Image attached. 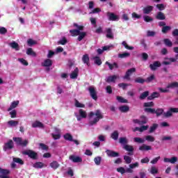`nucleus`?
Wrapping results in <instances>:
<instances>
[{"instance_id": "nucleus-1", "label": "nucleus", "mask_w": 178, "mask_h": 178, "mask_svg": "<svg viewBox=\"0 0 178 178\" xmlns=\"http://www.w3.org/2000/svg\"><path fill=\"white\" fill-rule=\"evenodd\" d=\"M89 124L90 126H94V124H97L101 119L104 118V115H102V113H101V111L97 110L95 113L91 111L89 113Z\"/></svg>"}, {"instance_id": "nucleus-2", "label": "nucleus", "mask_w": 178, "mask_h": 178, "mask_svg": "<svg viewBox=\"0 0 178 178\" xmlns=\"http://www.w3.org/2000/svg\"><path fill=\"white\" fill-rule=\"evenodd\" d=\"M170 88H178V82H172L168 83L165 89L162 88H159L160 92H169V89Z\"/></svg>"}, {"instance_id": "nucleus-3", "label": "nucleus", "mask_w": 178, "mask_h": 178, "mask_svg": "<svg viewBox=\"0 0 178 178\" xmlns=\"http://www.w3.org/2000/svg\"><path fill=\"white\" fill-rule=\"evenodd\" d=\"M74 27H76L77 29L70 30V33L72 35V37H74L76 35H79L80 34L81 31H83L84 26H80L77 24H74Z\"/></svg>"}, {"instance_id": "nucleus-4", "label": "nucleus", "mask_w": 178, "mask_h": 178, "mask_svg": "<svg viewBox=\"0 0 178 178\" xmlns=\"http://www.w3.org/2000/svg\"><path fill=\"white\" fill-rule=\"evenodd\" d=\"M75 116L79 122L81 120V119H86L87 118V112L83 109H79V114L75 113Z\"/></svg>"}, {"instance_id": "nucleus-5", "label": "nucleus", "mask_w": 178, "mask_h": 178, "mask_svg": "<svg viewBox=\"0 0 178 178\" xmlns=\"http://www.w3.org/2000/svg\"><path fill=\"white\" fill-rule=\"evenodd\" d=\"M22 154L23 155H28L31 159H37V153L33 150H24Z\"/></svg>"}, {"instance_id": "nucleus-6", "label": "nucleus", "mask_w": 178, "mask_h": 178, "mask_svg": "<svg viewBox=\"0 0 178 178\" xmlns=\"http://www.w3.org/2000/svg\"><path fill=\"white\" fill-rule=\"evenodd\" d=\"M106 15L108 20H110L111 22H119L120 17L118 15H116V14L108 12Z\"/></svg>"}, {"instance_id": "nucleus-7", "label": "nucleus", "mask_w": 178, "mask_h": 178, "mask_svg": "<svg viewBox=\"0 0 178 178\" xmlns=\"http://www.w3.org/2000/svg\"><path fill=\"white\" fill-rule=\"evenodd\" d=\"M88 90L89 91L90 97L92 98V99L97 101L98 97L97 96V91L95 90V88L94 86H90L88 88Z\"/></svg>"}, {"instance_id": "nucleus-8", "label": "nucleus", "mask_w": 178, "mask_h": 178, "mask_svg": "<svg viewBox=\"0 0 178 178\" xmlns=\"http://www.w3.org/2000/svg\"><path fill=\"white\" fill-rule=\"evenodd\" d=\"M15 142L17 145H22V147H26L29 144V141L27 140H22V138H13Z\"/></svg>"}, {"instance_id": "nucleus-9", "label": "nucleus", "mask_w": 178, "mask_h": 178, "mask_svg": "<svg viewBox=\"0 0 178 178\" xmlns=\"http://www.w3.org/2000/svg\"><path fill=\"white\" fill-rule=\"evenodd\" d=\"M173 113H178V108H170L166 113H164L165 118H170Z\"/></svg>"}, {"instance_id": "nucleus-10", "label": "nucleus", "mask_w": 178, "mask_h": 178, "mask_svg": "<svg viewBox=\"0 0 178 178\" xmlns=\"http://www.w3.org/2000/svg\"><path fill=\"white\" fill-rule=\"evenodd\" d=\"M133 122L134 123H136L140 126H143V124H145V123H147V120L145 116H141L140 120L136 119V120H134Z\"/></svg>"}, {"instance_id": "nucleus-11", "label": "nucleus", "mask_w": 178, "mask_h": 178, "mask_svg": "<svg viewBox=\"0 0 178 178\" xmlns=\"http://www.w3.org/2000/svg\"><path fill=\"white\" fill-rule=\"evenodd\" d=\"M10 173L9 170L0 168V178H10L8 175Z\"/></svg>"}, {"instance_id": "nucleus-12", "label": "nucleus", "mask_w": 178, "mask_h": 178, "mask_svg": "<svg viewBox=\"0 0 178 178\" xmlns=\"http://www.w3.org/2000/svg\"><path fill=\"white\" fill-rule=\"evenodd\" d=\"M69 159L70 161H72L74 163H79L80 162H83V159H81V157L79 156L72 155L70 156Z\"/></svg>"}, {"instance_id": "nucleus-13", "label": "nucleus", "mask_w": 178, "mask_h": 178, "mask_svg": "<svg viewBox=\"0 0 178 178\" xmlns=\"http://www.w3.org/2000/svg\"><path fill=\"white\" fill-rule=\"evenodd\" d=\"M134 72H136V68L134 67L128 70L125 74V76H124V79L126 80H130V76H131V74H133Z\"/></svg>"}, {"instance_id": "nucleus-14", "label": "nucleus", "mask_w": 178, "mask_h": 178, "mask_svg": "<svg viewBox=\"0 0 178 178\" xmlns=\"http://www.w3.org/2000/svg\"><path fill=\"white\" fill-rule=\"evenodd\" d=\"M106 154H107V156L111 158H117L118 156H119V153L113 150L107 149L106 150Z\"/></svg>"}, {"instance_id": "nucleus-15", "label": "nucleus", "mask_w": 178, "mask_h": 178, "mask_svg": "<svg viewBox=\"0 0 178 178\" xmlns=\"http://www.w3.org/2000/svg\"><path fill=\"white\" fill-rule=\"evenodd\" d=\"M12 148H13V141L9 140L4 144L3 151H9V149H12Z\"/></svg>"}, {"instance_id": "nucleus-16", "label": "nucleus", "mask_w": 178, "mask_h": 178, "mask_svg": "<svg viewBox=\"0 0 178 178\" xmlns=\"http://www.w3.org/2000/svg\"><path fill=\"white\" fill-rule=\"evenodd\" d=\"M51 136L54 140H59L60 138V130L57 128L54 129V132L51 134Z\"/></svg>"}, {"instance_id": "nucleus-17", "label": "nucleus", "mask_w": 178, "mask_h": 178, "mask_svg": "<svg viewBox=\"0 0 178 178\" xmlns=\"http://www.w3.org/2000/svg\"><path fill=\"white\" fill-rule=\"evenodd\" d=\"M113 47V45L111 44V45H108V46H104L103 47H102V49H98L97 50V54H99V55H101L102 54H104V51H109V49H111V48H112Z\"/></svg>"}, {"instance_id": "nucleus-18", "label": "nucleus", "mask_w": 178, "mask_h": 178, "mask_svg": "<svg viewBox=\"0 0 178 178\" xmlns=\"http://www.w3.org/2000/svg\"><path fill=\"white\" fill-rule=\"evenodd\" d=\"M163 162H165V163H176V162H177V157L173 156L171 159L164 158Z\"/></svg>"}, {"instance_id": "nucleus-19", "label": "nucleus", "mask_w": 178, "mask_h": 178, "mask_svg": "<svg viewBox=\"0 0 178 178\" xmlns=\"http://www.w3.org/2000/svg\"><path fill=\"white\" fill-rule=\"evenodd\" d=\"M151 70H156L158 67H161V63L159 61H155L153 64L149 65Z\"/></svg>"}, {"instance_id": "nucleus-20", "label": "nucleus", "mask_w": 178, "mask_h": 178, "mask_svg": "<svg viewBox=\"0 0 178 178\" xmlns=\"http://www.w3.org/2000/svg\"><path fill=\"white\" fill-rule=\"evenodd\" d=\"M152 147L149 145L143 144L139 147V151H151Z\"/></svg>"}, {"instance_id": "nucleus-21", "label": "nucleus", "mask_w": 178, "mask_h": 178, "mask_svg": "<svg viewBox=\"0 0 178 178\" xmlns=\"http://www.w3.org/2000/svg\"><path fill=\"white\" fill-rule=\"evenodd\" d=\"M154 10V7L152 6H148L147 7H145L143 8V13L145 15H149V13H151V12H152V10Z\"/></svg>"}, {"instance_id": "nucleus-22", "label": "nucleus", "mask_w": 178, "mask_h": 178, "mask_svg": "<svg viewBox=\"0 0 178 178\" xmlns=\"http://www.w3.org/2000/svg\"><path fill=\"white\" fill-rule=\"evenodd\" d=\"M106 37L107 38H113V33L112 32V29L111 28H107L106 29Z\"/></svg>"}, {"instance_id": "nucleus-23", "label": "nucleus", "mask_w": 178, "mask_h": 178, "mask_svg": "<svg viewBox=\"0 0 178 178\" xmlns=\"http://www.w3.org/2000/svg\"><path fill=\"white\" fill-rule=\"evenodd\" d=\"M82 61L83 63L89 66L90 65V57L88 56V54H84L82 57Z\"/></svg>"}, {"instance_id": "nucleus-24", "label": "nucleus", "mask_w": 178, "mask_h": 178, "mask_svg": "<svg viewBox=\"0 0 178 178\" xmlns=\"http://www.w3.org/2000/svg\"><path fill=\"white\" fill-rule=\"evenodd\" d=\"M32 127H33L34 129L37 127L42 129V127H44V124H42V123L40 122L39 121H35L32 123Z\"/></svg>"}, {"instance_id": "nucleus-25", "label": "nucleus", "mask_w": 178, "mask_h": 178, "mask_svg": "<svg viewBox=\"0 0 178 178\" xmlns=\"http://www.w3.org/2000/svg\"><path fill=\"white\" fill-rule=\"evenodd\" d=\"M116 79H118V76L116 75L110 76L106 79V81L107 83H115Z\"/></svg>"}, {"instance_id": "nucleus-26", "label": "nucleus", "mask_w": 178, "mask_h": 178, "mask_svg": "<svg viewBox=\"0 0 178 178\" xmlns=\"http://www.w3.org/2000/svg\"><path fill=\"white\" fill-rule=\"evenodd\" d=\"M156 18L158 20H165V19H166V17L165 16V14H163V13L159 12V13H157Z\"/></svg>"}, {"instance_id": "nucleus-27", "label": "nucleus", "mask_w": 178, "mask_h": 178, "mask_svg": "<svg viewBox=\"0 0 178 178\" xmlns=\"http://www.w3.org/2000/svg\"><path fill=\"white\" fill-rule=\"evenodd\" d=\"M77 76H79V68H75L70 74V79H77Z\"/></svg>"}, {"instance_id": "nucleus-28", "label": "nucleus", "mask_w": 178, "mask_h": 178, "mask_svg": "<svg viewBox=\"0 0 178 178\" xmlns=\"http://www.w3.org/2000/svg\"><path fill=\"white\" fill-rule=\"evenodd\" d=\"M9 45L13 48V49H15V51H19L20 48L19 47V44H17L16 42H12L9 43Z\"/></svg>"}, {"instance_id": "nucleus-29", "label": "nucleus", "mask_w": 178, "mask_h": 178, "mask_svg": "<svg viewBox=\"0 0 178 178\" xmlns=\"http://www.w3.org/2000/svg\"><path fill=\"white\" fill-rule=\"evenodd\" d=\"M159 93L158 92H154L150 96L147 97V99L152 101L154 98H159Z\"/></svg>"}, {"instance_id": "nucleus-30", "label": "nucleus", "mask_w": 178, "mask_h": 178, "mask_svg": "<svg viewBox=\"0 0 178 178\" xmlns=\"http://www.w3.org/2000/svg\"><path fill=\"white\" fill-rule=\"evenodd\" d=\"M106 65H108L110 70H113V69H118V63H116L111 64L109 62L106 61Z\"/></svg>"}, {"instance_id": "nucleus-31", "label": "nucleus", "mask_w": 178, "mask_h": 178, "mask_svg": "<svg viewBox=\"0 0 178 178\" xmlns=\"http://www.w3.org/2000/svg\"><path fill=\"white\" fill-rule=\"evenodd\" d=\"M42 66H44L45 67H49V66H52V60L46 59L42 63Z\"/></svg>"}, {"instance_id": "nucleus-32", "label": "nucleus", "mask_w": 178, "mask_h": 178, "mask_svg": "<svg viewBox=\"0 0 178 178\" xmlns=\"http://www.w3.org/2000/svg\"><path fill=\"white\" fill-rule=\"evenodd\" d=\"M17 105H19V101H14L11 103V105L10 106V108L8 109V111H12V109H15V108L17 107Z\"/></svg>"}, {"instance_id": "nucleus-33", "label": "nucleus", "mask_w": 178, "mask_h": 178, "mask_svg": "<svg viewBox=\"0 0 178 178\" xmlns=\"http://www.w3.org/2000/svg\"><path fill=\"white\" fill-rule=\"evenodd\" d=\"M134 143H138V144H144L145 143V139L143 138L136 137L134 138Z\"/></svg>"}, {"instance_id": "nucleus-34", "label": "nucleus", "mask_w": 178, "mask_h": 178, "mask_svg": "<svg viewBox=\"0 0 178 178\" xmlns=\"http://www.w3.org/2000/svg\"><path fill=\"white\" fill-rule=\"evenodd\" d=\"M26 54L28 55H29L30 56H33L34 58H35V56H37V54H35V51H33V49H31V48H29L26 50Z\"/></svg>"}, {"instance_id": "nucleus-35", "label": "nucleus", "mask_w": 178, "mask_h": 178, "mask_svg": "<svg viewBox=\"0 0 178 178\" xmlns=\"http://www.w3.org/2000/svg\"><path fill=\"white\" fill-rule=\"evenodd\" d=\"M149 95V92L147 90L141 93L139 98L140 99H145V98H147V97H148Z\"/></svg>"}, {"instance_id": "nucleus-36", "label": "nucleus", "mask_w": 178, "mask_h": 178, "mask_svg": "<svg viewBox=\"0 0 178 178\" xmlns=\"http://www.w3.org/2000/svg\"><path fill=\"white\" fill-rule=\"evenodd\" d=\"M94 162L95 165L99 166V165H101V162H102V158L101 156H97L94 159Z\"/></svg>"}, {"instance_id": "nucleus-37", "label": "nucleus", "mask_w": 178, "mask_h": 178, "mask_svg": "<svg viewBox=\"0 0 178 178\" xmlns=\"http://www.w3.org/2000/svg\"><path fill=\"white\" fill-rule=\"evenodd\" d=\"M123 148L124 149H125L126 151H128L129 152H133V151H134L133 146L130 145H124Z\"/></svg>"}, {"instance_id": "nucleus-38", "label": "nucleus", "mask_w": 178, "mask_h": 178, "mask_svg": "<svg viewBox=\"0 0 178 178\" xmlns=\"http://www.w3.org/2000/svg\"><path fill=\"white\" fill-rule=\"evenodd\" d=\"M50 166L52 168V169L56 170L58 168H59V163H58L56 161H54L50 163Z\"/></svg>"}, {"instance_id": "nucleus-39", "label": "nucleus", "mask_w": 178, "mask_h": 178, "mask_svg": "<svg viewBox=\"0 0 178 178\" xmlns=\"http://www.w3.org/2000/svg\"><path fill=\"white\" fill-rule=\"evenodd\" d=\"M146 141H148L149 143H154L155 141V137L151 136V135H147L145 137Z\"/></svg>"}, {"instance_id": "nucleus-40", "label": "nucleus", "mask_w": 178, "mask_h": 178, "mask_svg": "<svg viewBox=\"0 0 178 178\" xmlns=\"http://www.w3.org/2000/svg\"><path fill=\"white\" fill-rule=\"evenodd\" d=\"M93 60L96 65H98V66H100V65H102V61L101 60V58L98 56L93 57Z\"/></svg>"}, {"instance_id": "nucleus-41", "label": "nucleus", "mask_w": 178, "mask_h": 178, "mask_svg": "<svg viewBox=\"0 0 178 178\" xmlns=\"http://www.w3.org/2000/svg\"><path fill=\"white\" fill-rule=\"evenodd\" d=\"M8 124H9L10 127H16V126L19 124V122L15 120H10L8 122Z\"/></svg>"}, {"instance_id": "nucleus-42", "label": "nucleus", "mask_w": 178, "mask_h": 178, "mask_svg": "<svg viewBox=\"0 0 178 178\" xmlns=\"http://www.w3.org/2000/svg\"><path fill=\"white\" fill-rule=\"evenodd\" d=\"M119 141H120V144H122V145H126V144L129 143L127 138H125V137L120 138Z\"/></svg>"}, {"instance_id": "nucleus-43", "label": "nucleus", "mask_w": 178, "mask_h": 178, "mask_svg": "<svg viewBox=\"0 0 178 178\" xmlns=\"http://www.w3.org/2000/svg\"><path fill=\"white\" fill-rule=\"evenodd\" d=\"M33 168H35L36 169H42V168H44V163L42 162H37L33 164Z\"/></svg>"}, {"instance_id": "nucleus-44", "label": "nucleus", "mask_w": 178, "mask_h": 178, "mask_svg": "<svg viewBox=\"0 0 178 178\" xmlns=\"http://www.w3.org/2000/svg\"><path fill=\"white\" fill-rule=\"evenodd\" d=\"M158 129V124H153L152 127H150L149 133H154Z\"/></svg>"}, {"instance_id": "nucleus-45", "label": "nucleus", "mask_w": 178, "mask_h": 178, "mask_svg": "<svg viewBox=\"0 0 178 178\" xmlns=\"http://www.w3.org/2000/svg\"><path fill=\"white\" fill-rule=\"evenodd\" d=\"M111 138L115 140H118V138H119V132H118V131H115L113 133H112Z\"/></svg>"}, {"instance_id": "nucleus-46", "label": "nucleus", "mask_w": 178, "mask_h": 178, "mask_svg": "<svg viewBox=\"0 0 178 178\" xmlns=\"http://www.w3.org/2000/svg\"><path fill=\"white\" fill-rule=\"evenodd\" d=\"M87 35V33L86 32H79V37H78V41H81L84 37Z\"/></svg>"}, {"instance_id": "nucleus-47", "label": "nucleus", "mask_w": 178, "mask_h": 178, "mask_svg": "<svg viewBox=\"0 0 178 178\" xmlns=\"http://www.w3.org/2000/svg\"><path fill=\"white\" fill-rule=\"evenodd\" d=\"M65 140L67 141H73V136L70 134H66L64 135Z\"/></svg>"}, {"instance_id": "nucleus-48", "label": "nucleus", "mask_w": 178, "mask_h": 178, "mask_svg": "<svg viewBox=\"0 0 178 178\" xmlns=\"http://www.w3.org/2000/svg\"><path fill=\"white\" fill-rule=\"evenodd\" d=\"M120 112H129V108L128 106H121L119 107Z\"/></svg>"}, {"instance_id": "nucleus-49", "label": "nucleus", "mask_w": 178, "mask_h": 178, "mask_svg": "<svg viewBox=\"0 0 178 178\" xmlns=\"http://www.w3.org/2000/svg\"><path fill=\"white\" fill-rule=\"evenodd\" d=\"M117 100L118 101V102H121V104H127V99L120 97V96H118L117 97Z\"/></svg>"}, {"instance_id": "nucleus-50", "label": "nucleus", "mask_w": 178, "mask_h": 178, "mask_svg": "<svg viewBox=\"0 0 178 178\" xmlns=\"http://www.w3.org/2000/svg\"><path fill=\"white\" fill-rule=\"evenodd\" d=\"M129 56H130V53H128V52H124V53L118 54V57L121 58H129Z\"/></svg>"}, {"instance_id": "nucleus-51", "label": "nucleus", "mask_w": 178, "mask_h": 178, "mask_svg": "<svg viewBox=\"0 0 178 178\" xmlns=\"http://www.w3.org/2000/svg\"><path fill=\"white\" fill-rule=\"evenodd\" d=\"M150 173L152 175H156V173H158V168L155 166H152L151 168H150Z\"/></svg>"}, {"instance_id": "nucleus-52", "label": "nucleus", "mask_w": 178, "mask_h": 178, "mask_svg": "<svg viewBox=\"0 0 178 178\" xmlns=\"http://www.w3.org/2000/svg\"><path fill=\"white\" fill-rule=\"evenodd\" d=\"M171 29H172V27H170L169 26H163L162 28V33H163L165 34V33H168Z\"/></svg>"}, {"instance_id": "nucleus-53", "label": "nucleus", "mask_w": 178, "mask_h": 178, "mask_svg": "<svg viewBox=\"0 0 178 178\" xmlns=\"http://www.w3.org/2000/svg\"><path fill=\"white\" fill-rule=\"evenodd\" d=\"M143 20L145 22H146L147 23H149V22H152V20H154V19H152V17L148 16V15H145L143 17Z\"/></svg>"}, {"instance_id": "nucleus-54", "label": "nucleus", "mask_w": 178, "mask_h": 178, "mask_svg": "<svg viewBox=\"0 0 178 178\" xmlns=\"http://www.w3.org/2000/svg\"><path fill=\"white\" fill-rule=\"evenodd\" d=\"M164 44L166 45V47H172L173 44L172 43V41L169 39H164Z\"/></svg>"}, {"instance_id": "nucleus-55", "label": "nucleus", "mask_w": 178, "mask_h": 178, "mask_svg": "<svg viewBox=\"0 0 178 178\" xmlns=\"http://www.w3.org/2000/svg\"><path fill=\"white\" fill-rule=\"evenodd\" d=\"M13 162H15V163H19V165H23V163H24L23 162V160L19 158H13Z\"/></svg>"}, {"instance_id": "nucleus-56", "label": "nucleus", "mask_w": 178, "mask_h": 178, "mask_svg": "<svg viewBox=\"0 0 178 178\" xmlns=\"http://www.w3.org/2000/svg\"><path fill=\"white\" fill-rule=\"evenodd\" d=\"M122 44L124 47V48H126V49H129L131 51L134 49V47L128 46L127 42H126V41H123Z\"/></svg>"}, {"instance_id": "nucleus-57", "label": "nucleus", "mask_w": 178, "mask_h": 178, "mask_svg": "<svg viewBox=\"0 0 178 178\" xmlns=\"http://www.w3.org/2000/svg\"><path fill=\"white\" fill-rule=\"evenodd\" d=\"M154 113H156V116H161L162 113H163V109L162 108H158L155 110Z\"/></svg>"}, {"instance_id": "nucleus-58", "label": "nucleus", "mask_w": 178, "mask_h": 178, "mask_svg": "<svg viewBox=\"0 0 178 178\" xmlns=\"http://www.w3.org/2000/svg\"><path fill=\"white\" fill-rule=\"evenodd\" d=\"M27 42H28V45H29V47H31V45H35V44H37V41H35L33 39H29Z\"/></svg>"}, {"instance_id": "nucleus-59", "label": "nucleus", "mask_w": 178, "mask_h": 178, "mask_svg": "<svg viewBox=\"0 0 178 178\" xmlns=\"http://www.w3.org/2000/svg\"><path fill=\"white\" fill-rule=\"evenodd\" d=\"M75 106L76 108H84L86 106L83 104L80 103L79 101L75 100Z\"/></svg>"}, {"instance_id": "nucleus-60", "label": "nucleus", "mask_w": 178, "mask_h": 178, "mask_svg": "<svg viewBox=\"0 0 178 178\" xmlns=\"http://www.w3.org/2000/svg\"><path fill=\"white\" fill-rule=\"evenodd\" d=\"M145 82V80L142 79L141 77H138L135 79V83H139L140 84H143Z\"/></svg>"}, {"instance_id": "nucleus-61", "label": "nucleus", "mask_w": 178, "mask_h": 178, "mask_svg": "<svg viewBox=\"0 0 178 178\" xmlns=\"http://www.w3.org/2000/svg\"><path fill=\"white\" fill-rule=\"evenodd\" d=\"M99 12H101V9L100 8H95L93 10H92L90 13L89 15H92V14H95V13H99Z\"/></svg>"}, {"instance_id": "nucleus-62", "label": "nucleus", "mask_w": 178, "mask_h": 178, "mask_svg": "<svg viewBox=\"0 0 178 178\" xmlns=\"http://www.w3.org/2000/svg\"><path fill=\"white\" fill-rule=\"evenodd\" d=\"M117 172L121 173V175H124V173H126V169H124L123 167H120L117 168Z\"/></svg>"}, {"instance_id": "nucleus-63", "label": "nucleus", "mask_w": 178, "mask_h": 178, "mask_svg": "<svg viewBox=\"0 0 178 178\" xmlns=\"http://www.w3.org/2000/svg\"><path fill=\"white\" fill-rule=\"evenodd\" d=\"M124 160L125 161L126 163H131V157L129 156H124Z\"/></svg>"}, {"instance_id": "nucleus-64", "label": "nucleus", "mask_w": 178, "mask_h": 178, "mask_svg": "<svg viewBox=\"0 0 178 178\" xmlns=\"http://www.w3.org/2000/svg\"><path fill=\"white\" fill-rule=\"evenodd\" d=\"M145 111L147 112L148 113H155L154 108H145Z\"/></svg>"}]
</instances>
